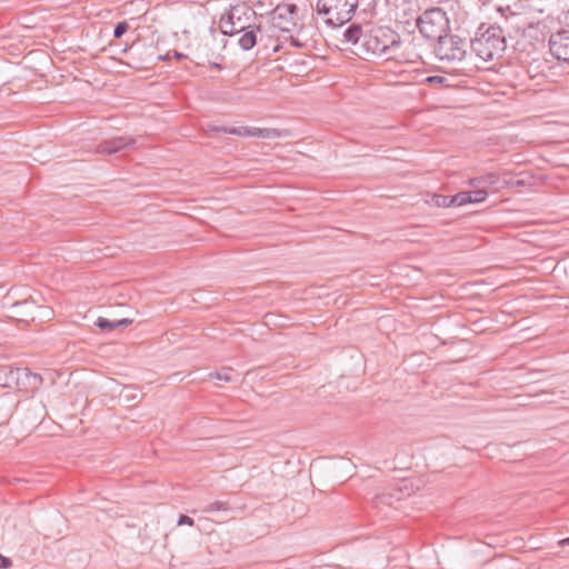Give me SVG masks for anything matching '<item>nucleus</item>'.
Listing matches in <instances>:
<instances>
[{
  "mask_svg": "<svg viewBox=\"0 0 569 569\" xmlns=\"http://www.w3.org/2000/svg\"><path fill=\"white\" fill-rule=\"evenodd\" d=\"M367 59L380 57L386 60H400L406 58V49L410 43H405L401 37L392 29L383 26H371L368 28V40L366 42Z\"/></svg>",
  "mask_w": 569,
  "mask_h": 569,
  "instance_id": "nucleus-1",
  "label": "nucleus"
},
{
  "mask_svg": "<svg viewBox=\"0 0 569 569\" xmlns=\"http://www.w3.org/2000/svg\"><path fill=\"white\" fill-rule=\"evenodd\" d=\"M254 19L256 12L250 7L237 4L221 16L219 28L223 34L233 36L252 27Z\"/></svg>",
  "mask_w": 569,
  "mask_h": 569,
  "instance_id": "nucleus-2",
  "label": "nucleus"
},
{
  "mask_svg": "<svg viewBox=\"0 0 569 569\" xmlns=\"http://www.w3.org/2000/svg\"><path fill=\"white\" fill-rule=\"evenodd\" d=\"M357 6L358 0H318L317 11L326 23L342 26L351 19Z\"/></svg>",
  "mask_w": 569,
  "mask_h": 569,
  "instance_id": "nucleus-3",
  "label": "nucleus"
},
{
  "mask_svg": "<svg viewBox=\"0 0 569 569\" xmlns=\"http://www.w3.org/2000/svg\"><path fill=\"white\" fill-rule=\"evenodd\" d=\"M421 34L430 40L441 39L449 32V19L441 8H430L417 19Z\"/></svg>",
  "mask_w": 569,
  "mask_h": 569,
  "instance_id": "nucleus-4",
  "label": "nucleus"
},
{
  "mask_svg": "<svg viewBox=\"0 0 569 569\" xmlns=\"http://www.w3.org/2000/svg\"><path fill=\"white\" fill-rule=\"evenodd\" d=\"M297 11L295 4H280L270 14L266 27L268 39L276 38L281 40L283 34L292 32L296 28L293 14Z\"/></svg>",
  "mask_w": 569,
  "mask_h": 569,
  "instance_id": "nucleus-5",
  "label": "nucleus"
},
{
  "mask_svg": "<svg viewBox=\"0 0 569 569\" xmlns=\"http://www.w3.org/2000/svg\"><path fill=\"white\" fill-rule=\"evenodd\" d=\"M471 48L483 62L492 61L498 51V27L481 23L471 41Z\"/></svg>",
  "mask_w": 569,
  "mask_h": 569,
  "instance_id": "nucleus-6",
  "label": "nucleus"
},
{
  "mask_svg": "<svg viewBox=\"0 0 569 569\" xmlns=\"http://www.w3.org/2000/svg\"><path fill=\"white\" fill-rule=\"evenodd\" d=\"M370 27L352 23L343 31L342 43L347 46L346 49H350L362 59H367L366 52L362 50L367 49L366 42L368 40V28Z\"/></svg>",
  "mask_w": 569,
  "mask_h": 569,
  "instance_id": "nucleus-7",
  "label": "nucleus"
},
{
  "mask_svg": "<svg viewBox=\"0 0 569 569\" xmlns=\"http://www.w3.org/2000/svg\"><path fill=\"white\" fill-rule=\"evenodd\" d=\"M436 54L440 60H461L465 56V49L461 46V41L457 37L443 36L441 39L436 40Z\"/></svg>",
  "mask_w": 569,
  "mask_h": 569,
  "instance_id": "nucleus-8",
  "label": "nucleus"
},
{
  "mask_svg": "<svg viewBox=\"0 0 569 569\" xmlns=\"http://www.w3.org/2000/svg\"><path fill=\"white\" fill-rule=\"evenodd\" d=\"M268 40L269 39L267 37L266 27L260 23L258 26L253 24L252 27L242 31L238 43L243 50H250L258 42L263 43V46L267 48Z\"/></svg>",
  "mask_w": 569,
  "mask_h": 569,
  "instance_id": "nucleus-9",
  "label": "nucleus"
},
{
  "mask_svg": "<svg viewBox=\"0 0 569 569\" xmlns=\"http://www.w3.org/2000/svg\"><path fill=\"white\" fill-rule=\"evenodd\" d=\"M549 48L558 60L569 63V29L552 33L549 39Z\"/></svg>",
  "mask_w": 569,
  "mask_h": 569,
  "instance_id": "nucleus-10",
  "label": "nucleus"
},
{
  "mask_svg": "<svg viewBox=\"0 0 569 569\" xmlns=\"http://www.w3.org/2000/svg\"><path fill=\"white\" fill-rule=\"evenodd\" d=\"M396 20L401 23H410L418 19L419 1L418 0H393Z\"/></svg>",
  "mask_w": 569,
  "mask_h": 569,
  "instance_id": "nucleus-11",
  "label": "nucleus"
},
{
  "mask_svg": "<svg viewBox=\"0 0 569 569\" xmlns=\"http://www.w3.org/2000/svg\"><path fill=\"white\" fill-rule=\"evenodd\" d=\"M18 376L19 381L16 385L18 390L33 393L42 385V377L31 372L28 368H19Z\"/></svg>",
  "mask_w": 569,
  "mask_h": 569,
  "instance_id": "nucleus-12",
  "label": "nucleus"
},
{
  "mask_svg": "<svg viewBox=\"0 0 569 569\" xmlns=\"http://www.w3.org/2000/svg\"><path fill=\"white\" fill-rule=\"evenodd\" d=\"M134 143L136 140L132 138L117 137L100 143L98 147V152L112 154Z\"/></svg>",
  "mask_w": 569,
  "mask_h": 569,
  "instance_id": "nucleus-13",
  "label": "nucleus"
},
{
  "mask_svg": "<svg viewBox=\"0 0 569 569\" xmlns=\"http://www.w3.org/2000/svg\"><path fill=\"white\" fill-rule=\"evenodd\" d=\"M18 372L19 368L11 366L0 367V387L16 388V385L19 381Z\"/></svg>",
  "mask_w": 569,
  "mask_h": 569,
  "instance_id": "nucleus-14",
  "label": "nucleus"
},
{
  "mask_svg": "<svg viewBox=\"0 0 569 569\" xmlns=\"http://www.w3.org/2000/svg\"><path fill=\"white\" fill-rule=\"evenodd\" d=\"M527 183V179L522 173L513 174L510 172L500 173V188L516 189Z\"/></svg>",
  "mask_w": 569,
  "mask_h": 569,
  "instance_id": "nucleus-15",
  "label": "nucleus"
},
{
  "mask_svg": "<svg viewBox=\"0 0 569 569\" xmlns=\"http://www.w3.org/2000/svg\"><path fill=\"white\" fill-rule=\"evenodd\" d=\"M525 9L526 4L520 0H508L506 2L500 0V16L506 18L520 14Z\"/></svg>",
  "mask_w": 569,
  "mask_h": 569,
  "instance_id": "nucleus-16",
  "label": "nucleus"
},
{
  "mask_svg": "<svg viewBox=\"0 0 569 569\" xmlns=\"http://www.w3.org/2000/svg\"><path fill=\"white\" fill-rule=\"evenodd\" d=\"M249 137L277 139L282 137V132L278 129L250 127Z\"/></svg>",
  "mask_w": 569,
  "mask_h": 569,
  "instance_id": "nucleus-17",
  "label": "nucleus"
},
{
  "mask_svg": "<svg viewBox=\"0 0 569 569\" xmlns=\"http://www.w3.org/2000/svg\"><path fill=\"white\" fill-rule=\"evenodd\" d=\"M131 323V320L123 318L120 320L111 321L107 318L99 317L96 321V325L101 330H108L111 331L118 327H127Z\"/></svg>",
  "mask_w": 569,
  "mask_h": 569,
  "instance_id": "nucleus-18",
  "label": "nucleus"
},
{
  "mask_svg": "<svg viewBox=\"0 0 569 569\" xmlns=\"http://www.w3.org/2000/svg\"><path fill=\"white\" fill-rule=\"evenodd\" d=\"M280 44H276L273 47V52L279 51L284 44H289L293 48H303L306 46V42L301 41L298 36H293L292 32L288 34H283L281 37V40H278Z\"/></svg>",
  "mask_w": 569,
  "mask_h": 569,
  "instance_id": "nucleus-19",
  "label": "nucleus"
},
{
  "mask_svg": "<svg viewBox=\"0 0 569 569\" xmlns=\"http://www.w3.org/2000/svg\"><path fill=\"white\" fill-rule=\"evenodd\" d=\"M212 130L217 131V132H224V133H229V134L249 137L250 127H238V128H226V127L218 128L217 127V128H213Z\"/></svg>",
  "mask_w": 569,
  "mask_h": 569,
  "instance_id": "nucleus-20",
  "label": "nucleus"
},
{
  "mask_svg": "<svg viewBox=\"0 0 569 569\" xmlns=\"http://www.w3.org/2000/svg\"><path fill=\"white\" fill-rule=\"evenodd\" d=\"M472 193L470 191H461L451 196L452 206H463L467 203H471Z\"/></svg>",
  "mask_w": 569,
  "mask_h": 569,
  "instance_id": "nucleus-21",
  "label": "nucleus"
},
{
  "mask_svg": "<svg viewBox=\"0 0 569 569\" xmlns=\"http://www.w3.org/2000/svg\"><path fill=\"white\" fill-rule=\"evenodd\" d=\"M432 202L436 207L439 208L452 207L451 196L435 194L432 197Z\"/></svg>",
  "mask_w": 569,
  "mask_h": 569,
  "instance_id": "nucleus-22",
  "label": "nucleus"
},
{
  "mask_svg": "<svg viewBox=\"0 0 569 569\" xmlns=\"http://www.w3.org/2000/svg\"><path fill=\"white\" fill-rule=\"evenodd\" d=\"M229 509V505L228 502L226 501H213V502H210L209 505H207L202 511L203 512H213V511H220V510H228Z\"/></svg>",
  "mask_w": 569,
  "mask_h": 569,
  "instance_id": "nucleus-23",
  "label": "nucleus"
},
{
  "mask_svg": "<svg viewBox=\"0 0 569 569\" xmlns=\"http://www.w3.org/2000/svg\"><path fill=\"white\" fill-rule=\"evenodd\" d=\"M129 29V26L126 21L119 22L113 30V34L116 38H121Z\"/></svg>",
  "mask_w": 569,
  "mask_h": 569,
  "instance_id": "nucleus-24",
  "label": "nucleus"
},
{
  "mask_svg": "<svg viewBox=\"0 0 569 569\" xmlns=\"http://www.w3.org/2000/svg\"><path fill=\"white\" fill-rule=\"evenodd\" d=\"M231 373H232V369L228 368V369H222L221 371L216 372L214 377L218 380L231 381V379H232Z\"/></svg>",
  "mask_w": 569,
  "mask_h": 569,
  "instance_id": "nucleus-25",
  "label": "nucleus"
},
{
  "mask_svg": "<svg viewBox=\"0 0 569 569\" xmlns=\"http://www.w3.org/2000/svg\"><path fill=\"white\" fill-rule=\"evenodd\" d=\"M472 193V197H471V203L472 202H481L486 199L487 197V191L485 190H473V191H470Z\"/></svg>",
  "mask_w": 569,
  "mask_h": 569,
  "instance_id": "nucleus-26",
  "label": "nucleus"
},
{
  "mask_svg": "<svg viewBox=\"0 0 569 569\" xmlns=\"http://www.w3.org/2000/svg\"><path fill=\"white\" fill-rule=\"evenodd\" d=\"M182 525L193 526V519L187 515H181L178 519V526Z\"/></svg>",
  "mask_w": 569,
  "mask_h": 569,
  "instance_id": "nucleus-27",
  "label": "nucleus"
},
{
  "mask_svg": "<svg viewBox=\"0 0 569 569\" xmlns=\"http://www.w3.org/2000/svg\"><path fill=\"white\" fill-rule=\"evenodd\" d=\"M12 566L10 558L0 555V569H8Z\"/></svg>",
  "mask_w": 569,
  "mask_h": 569,
  "instance_id": "nucleus-28",
  "label": "nucleus"
},
{
  "mask_svg": "<svg viewBox=\"0 0 569 569\" xmlns=\"http://www.w3.org/2000/svg\"><path fill=\"white\" fill-rule=\"evenodd\" d=\"M559 546H569V537L559 540Z\"/></svg>",
  "mask_w": 569,
  "mask_h": 569,
  "instance_id": "nucleus-29",
  "label": "nucleus"
},
{
  "mask_svg": "<svg viewBox=\"0 0 569 569\" xmlns=\"http://www.w3.org/2000/svg\"><path fill=\"white\" fill-rule=\"evenodd\" d=\"M174 57L178 58V59H181L184 57V54L182 53H179V52H174Z\"/></svg>",
  "mask_w": 569,
  "mask_h": 569,
  "instance_id": "nucleus-30",
  "label": "nucleus"
},
{
  "mask_svg": "<svg viewBox=\"0 0 569 569\" xmlns=\"http://www.w3.org/2000/svg\"><path fill=\"white\" fill-rule=\"evenodd\" d=\"M378 499H379V501L383 502L386 500V496H381Z\"/></svg>",
  "mask_w": 569,
  "mask_h": 569,
  "instance_id": "nucleus-31",
  "label": "nucleus"
}]
</instances>
